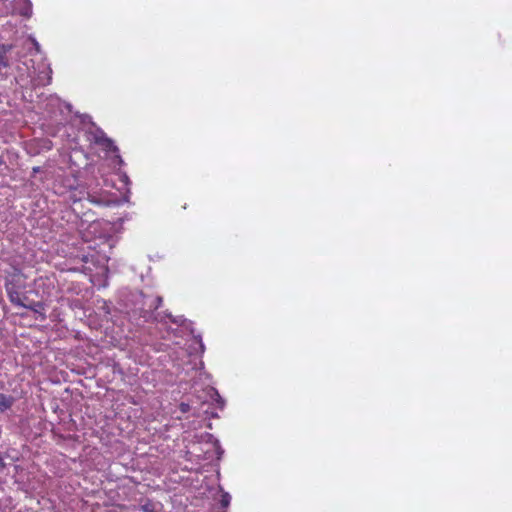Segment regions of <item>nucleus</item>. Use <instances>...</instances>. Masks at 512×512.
Here are the masks:
<instances>
[{
    "label": "nucleus",
    "instance_id": "6",
    "mask_svg": "<svg viewBox=\"0 0 512 512\" xmlns=\"http://www.w3.org/2000/svg\"><path fill=\"white\" fill-rule=\"evenodd\" d=\"M16 399L12 395L0 393V414L10 410L14 405Z\"/></svg>",
    "mask_w": 512,
    "mask_h": 512
},
{
    "label": "nucleus",
    "instance_id": "8",
    "mask_svg": "<svg viewBox=\"0 0 512 512\" xmlns=\"http://www.w3.org/2000/svg\"><path fill=\"white\" fill-rule=\"evenodd\" d=\"M165 317L169 318L171 320V322L177 324V325H181L183 322H184V319L182 316H179V317H173L171 315V313H165Z\"/></svg>",
    "mask_w": 512,
    "mask_h": 512
},
{
    "label": "nucleus",
    "instance_id": "7",
    "mask_svg": "<svg viewBox=\"0 0 512 512\" xmlns=\"http://www.w3.org/2000/svg\"><path fill=\"white\" fill-rule=\"evenodd\" d=\"M22 307L29 309L35 313L40 314L43 319L45 318V314L43 313V311L45 310V305L43 302L38 301V302H32L30 304L25 303V306H22Z\"/></svg>",
    "mask_w": 512,
    "mask_h": 512
},
{
    "label": "nucleus",
    "instance_id": "13",
    "mask_svg": "<svg viewBox=\"0 0 512 512\" xmlns=\"http://www.w3.org/2000/svg\"><path fill=\"white\" fill-rule=\"evenodd\" d=\"M22 300H23V303H25V302H26V300H27V297H26V296H23V297H22Z\"/></svg>",
    "mask_w": 512,
    "mask_h": 512
},
{
    "label": "nucleus",
    "instance_id": "4",
    "mask_svg": "<svg viewBox=\"0 0 512 512\" xmlns=\"http://www.w3.org/2000/svg\"><path fill=\"white\" fill-rule=\"evenodd\" d=\"M15 69L17 72L14 77L16 84L21 86L26 84L28 79L31 77L29 64L27 62H19L16 64Z\"/></svg>",
    "mask_w": 512,
    "mask_h": 512
},
{
    "label": "nucleus",
    "instance_id": "9",
    "mask_svg": "<svg viewBox=\"0 0 512 512\" xmlns=\"http://www.w3.org/2000/svg\"><path fill=\"white\" fill-rule=\"evenodd\" d=\"M230 495L228 493H225L222 495V498H221V505L222 507H227L230 503Z\"/></svg>",
    "mask_w": 512,
    "mask_h": 512
},
{
    "label": "nucleus",
    "instance_id": "2",
    "mask_svg": "<svg viewBox=\"0 0 512 512\" xmlns=\"http://www.w3.org/2000/svg\"><path fill=\"white\" fill-rule=\"evenodd\" d=\"M93 141L102 146L107 151L116 152L118 151L117 146H115L112 139L108 138L106 134L101 129H96L95 132L92 133Z\"/></svg>",
    "mask_w": 512,
    "mask_h": 512
},
{
    "label": "nucleus",
    "instance_id": "1",
    "mask_svg": "<svg viewBox=\"0 0 512 512\" xmlns=\"http://www.w3.org/2000/svg\"><path fill=\"white\" fill-rule=\"evenodd\" d=\"M162 301L163 299L161 296L150 297L140 292L136 299L133 312L145 322L152 319L157 320L158 318L154 315V311L160 307Z\"/></svg>",
    "mask_w": 512,
    "mask_h": 512
},
{
    "label": "nucleus",
    "instance_id": "10",
    "mask_svg": "<svg viewBox=\"0 0 512 512\" xmlns=\"http://www.w3.org/2000/svg\"><path fill=\"white\" fill-rule=\"evenodd\" d=\"M143 512H155L151 503H146L141 506Z\"/></svg>",
    "mask_w": 512,
    "mask_h": 512
},
{
    "label": "nucleus",
    "instance_id": "11",
    "mask_svg": "<svg viewBox=\"0 0 512 512\" xmlns=\"http://www.w3.org/2000/svg\"><path fill=\"white\" fill-rule=\"evenodd\" d=\"M180 410H181L182 412H184V413H185V412H187V411L189 410V405H188V404H185V403H182V404L180 405Z\"/></svg>",
    "mask_w": 512,
    "mask_h": 512
},
{
    "label": "nucleus",
    "instance_id": "5",
    "mask_svg": "<svg viewBox=\"0 0 512 512\" xmlns=\"http://www.w3.org/2000/svg\"><path fill=\"white\" fill-rule=\"evenodd\" d=\"M5 288H6L7 296L12 304L19 306V307L25 306V303H23L22 296H21L18 286H16L12 282H9V283H6Z\"/></svg>",
    "mask_w": 512,
    "mask_h": 512
},
{
    "label": "nucleus",
    "instance_id": "12",
    "mask_svg": "<svg viewBox=\"0 0 512 512\" xmlns=\"http://www.w3.org/2000/svg\"><path fill=\"white\" fill-rule=\"evenodd\" d=\"M39 171H40V168H39V167H34V168H33V172H34V173H37V172H39Z\"/></svg>",
    "mask_w": 512,
    "mask_h": 512
},
{
    "label": "nucleus",
    "instance_id": "3",
    "mask_svg": "<svg viewBox=\"0 0 512 512\" xmlns=\"http://www.w3.org/2000/svg\"><path fill=\"white\" fill-rule=\"evenodd\" d=\"M11 48L12 47L10 45H0V80H5L9 76L8 69L10 67V63L7 53Z\"/></svg>",
    "mask_w": 512,
    "mask_h": 512
}]
</instances>
